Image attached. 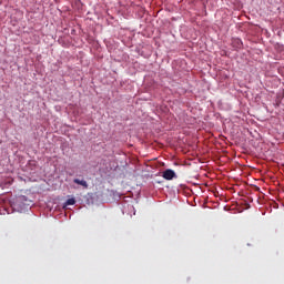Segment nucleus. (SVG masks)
<instances>
[{"instance_id":"obj_2","label":"nucleus","mask_w":284,"mask_h":284,"mask_svg":"<svg viewBox=\"0 0 284 284\" xmlns=\"http://www.w3.org/2000/svg\"><path fill=\"white\" fill-rule=\"evenodd\" d=\"M73 183L81 185L84 190H88V182L85 180L74 179Z\"/></svg>"},{"instance_id":"obj_3","label":"nucleus","mask_w":284,"mask_h":284,"mask_svg":"<svg viewBox=\"0 0 284 284\" xmlns=\"http://www.w3.org/2000/svg\"><path fill=\"white\" fill-rule=\"evenodd\" d=\"M77 203V200L74 197L68 199L65 202V205H74Z\"/></svg>"},{"instance_id":"obj_1","label":"nucleus","mask_w":284,"mask_h":284,"mask_svg":"<svg viewBox=\"0 0 284 284\" xmlns=\"http://www.w3.org/2000/svg\"><path fill=\"white\" fill-rule=\"evenodd\" d=\"M162 176H163V179H165V181H172V179H176V173L174 172V170L166 169L162 173Z\"/></svg>"}]
</instances>
